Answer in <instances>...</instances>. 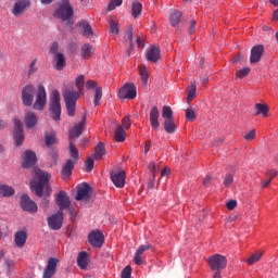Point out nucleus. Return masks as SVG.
<instances>
[{"instance_id":"obj_3","label":"nucleus","mask_w":278,"mask_h":278,"mask_svg":"<svg viewBox=\"0 0 278 278\" xmlns=\"http://www.w3.org/2000/svg\"><path fill=\"white\" fill-rule=\"evenodd\" d=\"M50 113L53 121H60V116H62V104L60 103V91L56 89L52 90L50 96Z\"/></svg>"},{"instance_id":"obj_8","label":"nucleus","mask_w":278,"mask_h":278,"mask_svg":"<svg viewBox=\"0 0 278 278\" xmlns=\"http://www.w3.org/2000/svg\"><path fill=\"white\" fill-rule=\"evenodd\" d=\"M31 8V0H17L13 3L11 8V14H13L16 18L23 16L27 10Z\"/></svg>"},{"instance_id":"obj_30","label":"nucleus","mask_w":278,"mask_h":278,"mask_svg":"<svg viewBox=\"0 0 278 278\" xmlns=\"http://www.w3.org/2000/svg\"><path fill=\"white\" fill-rule=\"evenodd\" d=\"M263 256H264V251H256L255 253L250 255L245 260V262L247 264H249V266H253V264H257V262H260V260H262Z\"/></svg>"},{"instance_id":"obj_64","label":"nucleus","mask_w":278,"mask_h":278,"mask_svg":"<svg viewBox=\"0 0 278 278\" xmlns=\"http://www.w3.org/2000/svg\"><path fill=\"white\" fill-rule=\"evenodd\" d=\"M137 45H138L139 49H142L144 47V39H142V37H138Z\"/></svg>"},{"instance_id":"obj_43","label":"nucleus","mask_w":278,"mask_h":278,"mask_svg":"<svg viewBox=\"0 0 278 278\" xmlns=\"http://www.w3.org/2000/svg\"><path fill=\"white\" fill-rule=\"evenodd\" d=\"M85 81H86V77L84 75H79L75 78V86L78 92H81V90H84Z\"/></svg>"},{"instance_id":"obj_32","label":"nucleus","mask_w":278,"mask_h":278,"mask_svg":"<svg viewBox=\"0 0 278 278\" xmlns=\"http://www.w3.org/2000/svg\"><path fill=\"white\" fill-rule=\"evenodd\" d=\"M14 187L10 185H0V194L1 197H14Z\"/></svg>"},{"instance_id":"obj_58","label":"nucleus","mask_w":278,"mask_h":278,"mask_svg":"<svg viewBox=\"0 0 278 278\" xmlns=\"http://www.w3.org/2000/svg\"><path fill=\"white\" fill-rule=\"evenodd\" d=\"M226 207H227V210L232 211L235 207H238V201H236V200H229V201L226 203Z\"/></svg>"},{"instance_id":"obj_26","label":"nucleus","mask_w":278,"mask_h":278,"mask_svg":"<svg viewBox=\"0 0 278 278\" xmlns=\"http://www.w3.org/2000/svg\"><path fill=\"white\" fill-rule=\"evenodd\" d=\"M73 168H75V162L67 160L61 172L62 178L68 179L73 175Z\"/></svg>"},{"instance_id":"obj_15","label":"nucleus","mask_w":278,"mask_h":278,"mask_svg":"<svg viewBox=\"0 0 278 278\" xmlns=\"http://www.w3.org/2000/svg\"><path fill=\"white\" fill-rule=\"evenodd\" d=\"M58 264H60V260L55 257H50L43 270L42 278H52L53 275H55V270H58Z\"/></svg>"},{"instance_id":"obj_25","label":"nucleus","mask_w":278,"mask_h":278,"mask_svg":"<svg viewBox=\"0 0 278 278\" xmlns=\"http://www.w3.org/2000/svg\"><path fill=\"white\" fill-rule=\"evenodd\" d=\"M149 249H151V244L140 245L137 249L135 253V258H134V262L135 264H137V266H140L142 264V255H144V253H147Z\"/></svg>"},{"instance_id":"obj_59","label":"nucleus","mask_w":278,"mask_h":278,"mask_svg":"<svg viewBox=\"0 0 278 278\" xmlns=\"http://www.w3.org/2000/svg\"><path fill=\"white\" fill-rule=\"evenodd\" d=\"M194 31H197V21L191 20L188 28V33L193 34Z\"/></svg>"},{"instance_id":"obj_50","label":"nucleus","mask_w":278,"mask_h":278,"mask_svg":"<svg viewBox=\"0 0 278 278\" xmlns=\"http://www.w3.org/2000/svg\"><path fill=\"white\" fill-rule=\"evenodd\" d=\"M92 168H94V157L89 156L86 162V173H92Z\"/></svg>"},{"instance_id":"obj_34","label":"nucleus","mask_w":278,"mask_h":278,"mask_svg":"<svg viewBox=\"0 0 278 278\" xmlns=\"http://www.w3.org/2000/svg\"><path fill=\"white\" fill-rule=\"evenodd\" d=\"M139 75L141 77V81L144 86L149 83V67L147 65L139 66Z\"/></svg>"},{"instance_id":"obj_55","label":"nucleus","mask_w":278,"mask_h":278,"mask_svg":"<svg viewBox=\"0 0 278 278\" xmlns=\"http://www.w3.org/2000/svg\"><path fill=\"white\" fill-rule=\"evenodd\" d=\"M122 278H131V266H126L122 271Z\"/></svg>"},{"instance_id":"obj_35","label":"nucleus","mask_w":278,"mask_h":278,"mask_svg":"<svg viewBox=\"0 0 278 278\" xmlns=\"http://www.w3.org/2000/svg\"><path fill=\"white\" fill-rule=\"evenodd\" d=\"M53 144H58V132L51 131L46 134V146L53 147Z\"/></svg>"},{"instance_id":"obj_41","label":"nucleus","mask_w":278,"mask_h":278,"mask_svg":"<svg viewBox=\"0 0 278 278\" xmlns=\"http://www.w3.org/2000/svg\"><path fill=\"white\" fill-rule=\"evenodd\" d=\"M134 18H138L142 14V4L140 2H134L131 7Z\"/></svg>"},{"instance_id":"obj_2","label":"nucleus","mask_w":278,"mask_h":278,"mask_svg":"<svg viewBox=\"0 0 278 278\" xmlns=\"http://www.w3.org/2000/svg\"><path fill=\"white\" fill-rule=\"evenodd\" d=\"M63 99L65 101L68 116H75L77 100L79 99V91H75L73 89H66L63 92Z\"/></svg>"},{"instance_id":"obj_38","label":"nucleus","mask_w":278,"mask_h":278,"mask_svg":"<svg viewBox=\"0 0 278 278\" xmlns=\"http://www.w3.org/2000/svg\"><path fill=\"white\" fill-rule=\"evenodd\" d=\"M164 129L167 134H175V130L177 129V124H175L174 119H165L164 121Z\"/></svg>"},{"instance_id":"obj_47","label":"nucleus","mask_w":278,"mask_h":278,"mask_svg":"<svg viewBox=\"0 0 278 278\" xmlns=\"http://www.w3.org/2000/svg\"><path fill=\"white\" fill-rule=\"evenodd\" d=\"M109 25H110L111 34L118 36V31H119L118 23H116L114 20H110Z\"/></svg>"},{"instance_id":"obj_45","label":"nucleus","mask_w":278,"mask_h":278,"mask_svg":"<svg viewBox=\"0 0 278 278\" xmlns=\"http://www.w3.org/2000/svg\"><path fill=\"white\" fill-rule=\"evenodd\" d=\"M102 97H103V89L101 87H97L94 92V99H93L94 105H99V103H101Z\"/></svg>"},{"instance_id":"obj_12","label":"nucleus","mask_w":278,"mask_h":278,"mask_svg":"<svg viewBox=\"0 0 278 278\" xmlns=\"http://www.w3.org/2000/svg\"><path fill=\"white\" fill-rule=\"evenodd\" d=\"M24 124L26 129L36 131L38 129V114L34 111H28L24 115Z\"/></svg>"},{"instance_id":"obj_36","label":"nucleus","mask_w":278,"mask_h":278,"mask_svg":"<svg viewBox=\"0 0 278 278\" xmlns=\"http://www.w3.org/2000/svg\"><path fill=\"white\" fill-rule=\"evenodd\" d=\"M255 110H256V114L260 115L262 114V116L264 118L268 117V111H269V108L266 103H256L255 104Z\"/></svg>"},{"instance_id":"obj_21","label":"nucleus","mask_w":278,"mask_h":278,"mask_svg":"<svg viewBox=\"0 0 278 278\" xmlns=\"http://www.w3.org/2000/svg\"><path fill=\"white\" fill-rule=\"evenodd\" d=\"M262 55H264V46L257 45L252 47L250 54V63L257 64L262 60Z\"/></svg>"},{"instance_id":"obj_28","label":"nucleus","mask_w":278,"mask_h":278,"mask_svg":"<svg viewBox=\"0 0 278 278\" xmlns=\"http://www.w3.org/2000/svg\"><path fill=\"white\" fill-rule=\"evenodd\" d=\"M77 266L81 268V270H86L88 268V252H80L77 256Z\"/></svg>"},{"instance_id":"obj_18","label":"nucleus","mask_w":278,"mask_h":278,"mask_svg":"<svg viewBox=\"0 0 278 278\" xmlns=\"http://www.w3.org/2000/svg\"><path fill=\"white\" fill-rule=\"evenodd\" d=\"M14 244L17 249H23L27 244V229L23 228L14 233Z\"/></svg>"},{"instance_id":"obj_19","label":"nucleus","mask_w":278,"mask_h":278,"mask_svg":"<svg viewBox=\"0 0 278 278\" xmlns=\"http://www.w3.org/2000/svg\"><path fill=\"white\" fill-rule=\"evenodd\" d=\"M22 157H23V163H22L23 168H31V166H34V164H36L38 160L36 157V152L31 150H26Z\"/></svg>"},{"instance_id":"obj_49","label":"nucleus","mask_w":278,"mask_h":278,"mask_svg":"<svg viewBox=\"0 0 278 278\" xmlns=\"http://www.w3.org/2000/svg\"><path fill=\"white\" fill-rule=\"evenodd\" d=\"M126 40H129V45H130V49H134V28L132 27H128V29L126 30Z\"/></svg>"},{"instance_id":"obj_62","label":"nucleus","mask_w":278,"mask_h":278,"mask_svg":"<svg viewBox=\"0 0 278 278\" xmlns=\"http://www.w3.org/2000/svg\"><path fill=\"white\" fill-rule=\"evenodd\" d=\"M86 88H87V90H92V88H97V81H94V80H88V81L86 83Z\"/></svg>"},{"instance_id":"obj_40","label":"nucleus","mask_w":278,"mask_h":278,"mask_svg":"<svg viewBox=\"0 0 278 278\" xmlns=\"http://www.w3.org/2000/svg\"><path fill=\"white\" fill-rule=\"evenodd\" d=\"M70 155L71 157L77 162V160H79V150L77 149V146H75L74 142H70Z\"/></svg>"},{"instance_id":"obj_33","label":"nucleus","mask_w":278,"mask_h":278,"mask_svg":"<svg viewBox=\"0 0 278 278\" xmlns=\"http://www.w3.org/2000/svg\"><path fill=\"white\" fill-rule=\"evenodd\" d=\"M80 55H81L83 60H88L89 58H91L92 56V45L85 43L81 47Z\"/></svg>"},{"instance_id":"obj_17","label":"nucleus","mask_w":278,"mask_h":278,"mask_svg":"<svg viewBox=\"0 0 278 278\" xmlns=\"http://www.w3.org/2000/svg\"><path fill=\"white\" fill-rule=\"evenodd\" d=\"M88 240L91 247L100 249V247H103L105 237L103 236L102 231L94 230L88 236Z\"/></svg>"},{"instance_id":"obj_6","label":"nucleus","mask_w":278,"mask_h":278,"mask_svg":"<svg viewBox=\"0 0 278 278\" xmlns=\"http://www.w3.org/2000/svg\"><path fill=\"white\" fill-rule=\"evenodd\" d=\"M55 18L61 21H71L73 17V7L68 0H62L59 9L54 13Z\"/></svg>"},{"instance_id":"obj_57","label":"nucleus","mask_w":278,"mask_h":278,"mask_svg":"<svg viewBox=\"0 0 278 278\" xmlns=\"http://www.w3.org/2000/svg\"><path fill=\"white\" fill-rule=\"evenodd\" d=\"M60 51V45H58V42H53L51 48H50V53H52V55H58V53Z\"/></svg>"},{"instance_id":"obj_52","label":"nucleus","mask_w":278,"mask_h":278,"mask_svg":"<svg viewBox=\"0 0 278 278\" xmlns=\"http://www.w3.org/2000/svg\"><path fill=\"white\" fill-rule=\"evenodd\" d=\"M255 136H256V131H255V129H252V130L244 132L243 138L248 142H251V140H255Z\"/></svg>"},{"instance_id":"obj_48","label":"nucleus","mask_w":278,"mask_h":278,"mask_svg":"<svg viewBox=\"0 0 278 278\" xmlns=\"http://www.w3.org/2000/svg\"><path fill=\"white\" fill-rule=\"evenodd\" d=\"M119 5H123V0H111L108 10L109 12H112L113 10H116V8H119Z\"/></svg>"},{"instance_id":"obj_1","label":"nucleus","mask_w":278,"mask_h":278,"mask_svg":"<svg viewBox=\"0 0 278 278\" xmlns=\"http://www.w3.org/2000/svg\"><path fill=\"white\" fill-rule=\"evenodd\" d=\"M35 177L30 181V190L35 192L37 197H51V185H49V179H51V174L43 172L41 169H34Z\"/></svg>"},{"instance_id":"obj_53","label":"nucleus","mask_w":278,"mask_h":278,"mask_svg":"<svg viewBox=\"0 0 278 278\" xmlns=\"http://www.w3.org/2000/svg\"><path fill=\"white\" fill-rule=\"evenodd\" d=\"M194 97H197V85H192L191 89L188 91V97H187L188 103H190V101H192Z\"/></svg>"},{"instance_id":"obj_46","label":"nucleus","mask_w":278,"mask_h":278,"mask_svg":"<svg viewBox=\"0 0 278 278\" xmlns=\"http://www.w3.org/2000/svg\"><path fill=\"white\" fill-rule=\"evenodd\" d=\"M249 73H251V67H243L241 70H238L236 72V75H237L238 79H242V78L247 77V75H249Z\"/></svg>"},{"instance_id":"obj_20","label":"nucleus","mask_w":278,"mask_h":278,"mask_svg":"<svg viewBox=\"0 0 278 278\" xmlns=\"http://www.w3.org/2000/svg\"><path fill=\"white\" fill-rule=\"evenodd\" d=\"M111 179L116 188H125V170L112 172Z\"/></svg>"},{"instance_id":"obj_61","label":"nucleus","mask_w":278,"mask_h":278,"mask_svg":"<svg viewBox=\"0 0 278 278\" xmlns=\"http://www.w3.org/2000/svg\"><path fill=\"white\" fill-rule=\"evenodd\" d=\"M122 127L123 129H129V127H131V123H129V117H125L122 121Z\"/></svg>"},{"instance_id":"obj_37","label":"nucleus","mask_w":278,"mask_h":278,"mask_svg":"<svg viewBox=\"0 0 278 278\" xmlns=\"http://www.w3.org/2000/svg\"><path fill=\"white\" fill-rule=\"evenodd\" d=\"M54 60L56 62V65H55L56 71H62L64 66H66V58H64V54L56 53V55L54 56Z\"/></svg>"},{"instance_id":"obj_63","label":"nucleus","mask_w":278,"mask_h":278,"mask_svg":"<svg viewBox=\"0 0 278 278\" xmlns=\"http://www.w3.org/2000/svg\"><path fill=\"white\" fill-rule=\"evenodd\" d=\"M148 168H149V170H151V173L153 174V175H155V173H157V167L155 166V163H153V162H151L149 165H148Z\"/></svg>"},{"instance_id":"obj_39","label":"nucleus","mask_w":278,"mask_h":278,"mask_svg":"<svg viewBox=\"0 0 278 278\" xmlns=\"http://www.w3.org/2000/svg\"><path fill=\"white\" fill-rule=\"evenodd\" d=\"M103 155H105V146L102 142H100L96 147L93 160H102Z\"/></svg>"},{"instance_id":"obj_42","label":"nucleus","mask_w":278,"mask_h":278,"mask_svg":"<svg viewBox=\"0 0 278 278\" xmlns=\"http://www.w3.org/2000/svg\"><path fill=\"white\" fill-rule=\"evenodd\" d=\"M79 25L84 31L83 35L90 38V36H92V27H90V24H88L86 21H83Z\"/></svg>"},{"instance_id":"obj_14","label":"nucleus","mask_w":278,"mask_h":278,"mask_svg":"<svg viewBox=\"0 0 278 278\" xmlns=\"http://www.w3.org/2000/svg\"><path fill=\"white\" fill-rule=\"evenodd\" d=\"M21 207L24 212H28L29 214H36V212H38V204L27 194L21 197Z\"/></svg>"},{"instance_id":"obj_9","label":"nucleus","mask_w":278,"mask_h":278,"mask_svg":"<svg viewBox=\"0 0 278 278\" xmlns=\"http://www.w3.org/2000/svg\"><path fill=\"white\" fill-rule=\"evenodd\" d=\"M34 94H36V87L34 85H26L22 89V103L25 108L34 105Z\"/></svg>"},{"instance_id":"obj_13","label":"nucleus","mask_w":278,"mask_h":278,"mask_svg":"<svg viewBox=\"0 0 278 278\" xmlns=\"http://www.w3.org/2000/svg\"><path fill=\"white\" fill-rule=\"evenodd\" d=\"M119 99H136V85L132 83L125 84L118 91Z\"/></svg>"},{"instance_id":"obj_44","label":"nucleus","mask_w":278,"mask_h":278,"mask_svg":"<svg viewBox=\"0 0 278 278\" xmlns=\"http://www.w3.org/2000/svg\"><path fill=\"white\" fill-rule=\"evenodd\" d=\"M162 116L165 118V121L174 119V117H173V109H170V106H166V105L163 106Z\"/></svg>"},{"instance_id":"obj_60","label":"nucleus","mask_w":278,"mask_h":278,"mask_svg":"<svg viewBox=\"0 0 278 278\" xmlns=\"http://www.w3.org/2000/svg\"><path fill=\"white\" fill-rule=\"evenodd\" d=\"M4 266L5 268H8V270H12V268H14V261H12L11 258L5 260Z\"/></svg>"},{"instance_id":"obj_23","label":"nucleus","mask_w":278,"mask_h":278,"mask_svg":"<svg viewBox=\"0 0 278 278\" xmlns=\"http://www.w3.org/2000/svg\"><path fill=\"white\" fill-rule=\"evenodd\" d=\"M85 127L86 116H84L83 119L71 129L70 138H79V136H81V134L84 132Z\"/></svg>"},{"instance_id":"obj_7","label":"nucleus","mask_w":278,"mask_h":278,"mask_svg":"<svg viewBox=\"0 0 278 278\" xmlns=\"http://www.w3.org/2000/svg\"><path fill=\"white\" fill-rule=\"evenodd\" d=\"M211 270H225L227 268V257L223 254H214L207 258Z\"/></svg>"},{"instance_id":"obj_51","label":"nucleus","mask_w":278,"mask_h":278,"mask_svg":"<svg viewBox=\"0 0 278 278\" xmlns=\"http://www.w3.org/2000/svg\"><path fill=\"white\" fill-rule=\"evenodd\" d=\"M186 118L187 121H194V118H197V113L194 112V109L192 108H188L186 110Z\"/></svg>"},{"instance_id":"obj_10","label":"nucleus","mask_w":278,"mask_h":278,"mask_svg":"<svg viewBox=\"0 0 278 278\" xmlns=\"http://www.w3.org/2000/svg\"><path fill=\"white\" fill-rule=\"evenodd\" d=\"M13 125H14L13 138L15 140V144L16 147H21L25 140V134L23 132V122H21V118L14 117Z\"/></svg>"},{"instance_id":"obj_27","label":"nucleus","mask_w":278,"mask_h":278,"mask_svg":"<svg viewBox=\"0 0 278 278\" xmlns=\"http://www.w3.org/2000/svg\"><path fill=\"white\" fill-rule=\"evenodd\" d=\"M146 58L149 62H157L160 60V47L152 46L150 51L147 52Z\"/></svg>"},{"instance_id":"obj_31","label":"nucleus","mask_w":278,"mask_h":278,"mask_svg":"<svg viewBox=\"0 0 278 278\" xmlns=\"http://www.w3.org/2000/svg\"><path fill=\"white\" fill-rule=\"evenodd\" d=\"M126 138H127V132L125 131V128H123L122 125H117V128L115 130V141L125 142Z\"/></svg>"},{"instance_id":"obj_54","label":"nucleus","mask_w":278,"mask_h":278,"mask_svg":"<svg viewBox=\"0 0 278 278\" xmlns=\"http://www.w3.org/2000/svg\"><path fill=\"white\" fill-rule=\"evenodd\" d=\"M233 184V175L232 174H227L225 177H224V186L226 188H229L230 185Z\"/></svg>"},{"instance_id":"obj_29","label":"nucleus","mask_w":278,"mask_h":278,"mask_svg":"<svg viewBox=\"0 0 278 278\" xmlns=\"http://www.w3.org/2000/svg\"><path fill=\"white\" fill-rule=\"evenodd\" d=\"M266 176L268 177L267 180L261 181L262 188H268V186H270V181L278 176V172L277 169H268L266 172Z\"/></svg>"},{"instance_id":"obj_11","label":"nucleus","mask_w":278,"mask_h":278,"mask_svg":"<svg viewBox=\"0 0 278 278\" xmlns=\"http://www.w3.org/2000/svg\"><path fill=\"white\" fill-rule=\"evenodd\" d=\"M64 223V212L58 211L48 217V226L52 229V231H60L62 229V225Z\"/></svg>"},{"instance_id":"obj_16","label":"nucleus","mask_w":278,"mask_h":278,"mask_svg":"<svg viewBox=\"0 0 278 278\" xmlns=\"http://www.w3.org/2000/svg\"><path fill=\"white\" fill-rule=\"evenodd\" d=\"M90 185L83 182L77 186L76 201H88L90 199Z\"/></svg>"},{"instance_id":"obj_22","label":"nucleus","mask_w":278,"mask_h":278,"mask_svg":"<svg viewBox=\"0 0 278 278\" xmlns=\"http://www.w3.org/2000/svg\"><path fill=\"white\" fill-rule=\"evenodd\" d=\"M150 125L152 129H160V110L153 106L150 111Z\"/></svg>"},{"instance_id":"obj_24","label":"nucleus","mask_w":278,"mask_h":278,"mask_svg":"<svg viewBox=\"0 0 278 278\" xmlns=\"http://www.w3.org/2000/svg\"><path fill=\"white\" fill-rule=\"evenodd\" d=\"M181 11H177L175 9H172L169 12V23L172 27H175V29H179V23H181Z\"/></svg>"},{"instance_id":"obj_56","label":"nucleus","mask_w":278,"mask_h":278,"mask_svg":"<svg viewBox=\"0 0 278 278\" xmlns=\"http://www.w3.org/2000/svg\"><path fill=\"white\" fill-rule=\"evenodd\" d=\"M36 62L37 60H33L31 63L29 64L28 67V75H34V73H36V71H38V67H36Z\"/></svg>"},{"instance_id":"obj_5","label":"nucleus","mask_w":278,"mask_h":278,"mask_svg":"<svg viewBox=\"0 0 278 278\" xmlns=\"http://www.w3.org/2000/svg\"><path fill=\"white\" fill-rule=\"evenodd\" d=\"M47 106V89L45 88V85L39 84L37 85V91H36V100L33 104L34 110H37L39 112H42L45 108Z\"/></svg>"},{"instance_id":"obj_4","label":"nucleus","mask_w":278,"mask_h":278,"mask_svg":"<svg viewBox=\"0 0 278 278\" xmlns=\"http://www.w3.org/2000/svg\"><path fill=\"white\" fill-rule=\"evenodd\" d=\"M54 201L59 207V212H64V210H68L70 214L73 215V206L71 203V197H68V193H66V191H63V190L59 191L54 195Z\"/></svg>"}]
</instances>
